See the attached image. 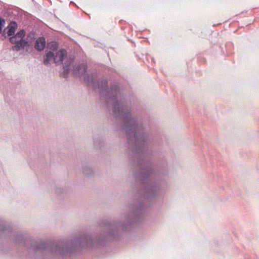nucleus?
Segmentation results:
<instances>
[{
    "instance_id": "nucleus-1",
    "label": "nucleus",
    "mask_w": 259,
    "mask_h": 259,
    "mask_svg": "<svg viewBox=\"0 0 259 259\" xmlns=\"http://www.w3.org/2000/svg\"><path fill=\"white\" fill-rule=\"evenodd\" d=\"M48 49L47 51L46 58L44 59L45 64L54 63H62L65 58L67 57V53L63 49H58V44L56 42H51L48 45Z\"/></svg>"
},
{
    "instance_id": "nucleus-2",
    "label": "nucleus",
    "mask_w": 259,
    "mask_h": 259,
    "mask_svg": "<svg viewBox=\"0 0 259 259\" xmlns=\"http://www.w3.org/2000/svg\"><path fill=\"white\" fill-rule=\"evenodd\" d=\"M25 32L22 30L18 32L15 35L10 38V41L16 45L14 47L15 50H18L21 48L26 46H29L32 42L34 38L33 34H29L26 38H24Z\"/></svg>"
},
{
    "instance_id": "nucleus-3",
    "label": "nucleus",
    "mask_w": 259,
    "mask_h": 259,
    "mask_svg": "<svg viewBox=\"0 0 259 259\" xmlns=\"http://www.w3.org/2000/svg\"><path fill=\"white\" fill-rule=\"evenodd\" d=\"M63 67L67 71L71 70L72 73L75 76H83L85 77L87 69L86 65L84 64H75L73 57L67 58L66 62L63 64Z\"/></svg>"
},
{
    "instance_id": "nucleus-4",
    "label": "nucleus",
    "mask_w": 259,
    "mask_h": 259,
    "mask_svg": "<svg viewBox=\"0 0 259 259\" xmlns=\"http://www.w3.org/2000/svg\"><path fill=\"white\" fill-rule=\"evenodd\" d=\"M114 111L116 114H123L125 115V118H126L127 120V124L129 125H127V128H128V130H130L131 128L132 129H136L138 126V124L137 123V120L135 118L131 116V115H128V114L126 115L125 113V109L124 107L119 103H116L114 105Z\"/></svg>"
},
{
    "instance_id": "nucleus-5",
    "label": "nucleus",
    "mask_w": 259,
    "mask_h": 259,
    "mask_svg": "<svg viewBox=\"0 0 259 259\" xmlns=\"http://www.w3.org/2000/svg\"><path fill=\"white\" fill-rule=\"evenodd\" d=\"M130 224L131 223H130L129 221L117 223L115 227L113 228V231L112 232H109V235L113 236L118 231V230H124L126 229L127 226Z\"/></svg>"
},
{
    "instance_id": "nucleus-6",
    "label": "nucleus",
    "mask_w": 259,
    "mask_h": 259,
    "mask_svg": "<svg viewBox=\"0 0 259 259\" xmlns=\"http://www.w3.org/2000/svg\"><path fill=\"white\" fill-rule=\"evenodd\" d=\"M17 28V23L15 22H11L5 29L4 32L5 34H7L8 36H10L14 34Z\"/></svg>"
},
{
    "instance_id": "nucleus-7",
    "label": "nucleus",
    "mask_w": 259,
    "mask_h": 259,
    "mask_svg": "<svg viewBox=\"0 0 259 259\" xmlns=\"http://www.w3.org/2000/svg\"><path fill=\"white\" fill-rule=\"evenodd\" d=\"M46 40L44 37H39L36 40L35 44L34 45L35 49L40 51L44 50L46 46Z\"/></svg>"
},
{
    "instance_id": "nucleus-8",
    "label": "nucleus",
    "mask_w": 259,
    "mask_h": 259,
    "mask_svg": "<svg viewBox=\"0 0 259 259\" xmlns=\"http://www.w3.org/2000/svg\"><path fill=\"white\" fill-rule=\"evenodd\" d=\"M82 172L84 175L86 177H90L92 176L94 172L93 169L91 167L88 166L83 167Z\"/></svg>"
},
{
    "instance_id": "nucleus-9",
    "label": "nucleus",
    "mask_w": 259,
    "mask_h": 259,
    "mask_svg": "<svg viewBox=\"0 0 259 259\" xmlns=\"http://www.w3.org/2000/svg\"><path fill=\"white\" fill-rule=\"evenodd\" d=\"M83 241L86 242L87 244H89L92 241V238L90 236H85L83 238Z\"/></svg>"
},
{
    "instance_id": "nucleus-10",
    "label": "nucleus",
    "mask_w": 259,
    "mask_h": 259,
    "mask_svg": "<svg viewBox=\"0 0 259 259\" xmlns=\"http://www.w3.org/2000/svg\"><path fill=\"white\" fill-rule=\"evenodd\" d=\"M5 21L4 19L0 18V33L2 32V28L5 26Z\"/></svg>"
},
{
    "instance_id": "nucleus-11",
    "label": "nucleus",
    "mask_w": 259,
    "mask_h": 259,
    "mask_svg": "<svg viewBox=\"0 0 259 259\" xmlns=\"http://www.w3.org/2000/svg\"><path fill=\"white\" fill-rule=\"evenodd\" d=\"M150 191H152V192H156L158 190V188L156 186H154L153 188H148Z\"/></svg>"
},
{
    "instance_id": "nucleus-12",
    "label": "nucleus",
    "mask_w": 259,
    "mask_h": 259,
    "mask_svg": "<svg viewBox=\"0 0 259 259\" xmlns=\"http://www.w3.org/2000/svg\"><path fill=\"white\" fill-rule=\"evenodd\" d=\"M62 190H61L60 188H57L56 191L57 193H61V191H62Z\"/></svg>"
}]
</instances>
